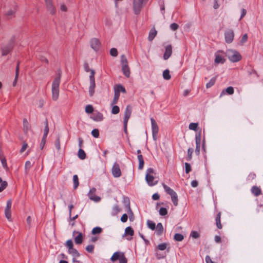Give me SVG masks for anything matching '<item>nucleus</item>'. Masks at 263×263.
Listing matches in <instances>:
<instances>
[{"label":"nucleus","instance_id":"obj_47","mask_svg":"<svg viewBox=\"0 0 263 263\" xmlns=\"http://www.w3.org/2000/svg\"><path fill=\"white\" fill-rule=\"evenodd\" d=\"M198 124L197 123H191L189 124V128L191 130L196 131Z\"/></svg>","mask_w":263,"mask_h":263},{"label":"nucleus","instance_id":"obj_40","mask_svg":"<svg viewBox=\"0 0 263 263\" xmlns=\"http://www.w3.org/2000/svg\"><path fill=\"white\" fill-rule=\"evenodd\" d=\"M120 211V208L118 205H115L112 209L111 215H116Z\"/></svg>","mask_w":263,"mask_h":263},{"label":"nucleus","instance_id":"obj_13","mask_svg":"<svg viewBox=\"0 0 263 263\" xmlns=\"http://www.w3.org/2000/svg\"><path fill=\"white\" fill-rule=\"evenodd\" d=\"M90 46L95 51H97L101 47V43L99 39L93 38L90 41Z\"/></svg>","mask_w":263,"mask_h":263},{"label":"nucleus","instance_id":"obj_31","mask_svg":"<svg viewBox=\"0 0 263 263\" xmlns=\"http://www.w3.org/2000/svg\"><path fill=\"white\" fill-rule=\"evenodd\" d=\"M138 159L139 161V167L138 168L139 170H142L143 168L144 162L143 160V156L142 155H138Z\"/></svg>","mask_w":263,"mask_h":263},{"label":"nucleus","instance_id":"obj_62","mask_svg":"<svg viewBox=\"0 0 263 263\" xmlns=\"http://www.w3.org/2000/svg\"><path fill=\"white\" fill-rule=\"evenodd\" d=\"M54 146L58 150L60 149L61 146H60V141L59 138H57V139L55 140V143H54Z\"/></svg>","mask_w":263,"mask_h":263},{"label":"nucleus","instance_id":"obj_19","mask_svg":"<svg viewBox=\"0 0 263 263\" xmlns=\"http://www.w3.org/2000/svg\"><path fill=\"white\" fill-rule=\"evenodd\" d=\"M151 125H152V133H158L159 127H158V126L154 118H151Z\"/></svg>","mask_w":263,"mask_h":263},{"label":"nucleus","instance_id":"obj_57","mask_svg":"<svg viewBox=\"0 0 263 263\" xmlns=\"http://www.w3.org/2000/svg\"><path fill=\"white\" fill-rule=\"evenodd\" d=\"M65 246L67 247L68 249H71V248H73L72 241L71 239L68 240L65 243Z\"/></svg>","mask_w":263,"mask_h":263},{"label":"nucleus","instance_id":"obj_21","mask_svg":"<svg viewBox=\"0 0 263 263\" xmlns=\"http://www.w3.org/2000/svg\"><path fill=\"white\" fill-rule=\"evenodd\" d=\"M163 187L165 192L169 195H170L171 197L177 194L173 189H172L166 184H163Z\"/></svg>","mask_w":263,"mask_h":263},{"label":"nucleus","instance_id":"obj_15","mask_svg":"<svg viewBox=\"0 0 263 263\" xmlns=\"http://www.w3.org/2000/svg\"><path fill=\"white\" fill-rule=\"evenodd\" d=\"M91 119L95 121H101L103 119V116L102 113L99 112H96L92 114Z\"/></svg>","mask_w":263,"mask_h":263},{"label":"nucleus","instance_id":"obj_5","mask_svg":"<svg viewBox=\"0 0 263 263\" xmlns=\"http://www.w3.org/2000/svg\"><path fill=\"white\" fill-rule=\"evenodd\" d=\"M95 73V71L93 70H91L90 75L89 76L90 86L89 87V93L90 97H92L95 93V89L96 87Z\"/></svg>","mask_w":263,"mask_h":263},{"label":"nucleus","instance_id":"obj_52","mask_svg":"<svg viewBox=\"0 0 263 263\" xmlns=\"http://www.w3.org/2000/svg\"><path fill=\"white\" fill-rule=\"evenodd\" d=\"M167 244L166 243H162L158 245L157 248L161 251L165 250L166 249Z\"/></svg>","mask_w":263,"mask_h":263},{"label":"nucleus","instance_id":"obj_35","mask_svg":"<svg viewBox=\"0 0 263 263\" xmlns=\"http://www.w3.org/2000/svg\"><path fill=\"white\" fill-rule=\"evenodd\" d=\"M220 216H221V213H220V212H219L217 214V216L216 217V226H217V228L219 229L222 228V225H221V222H220Z\"/></svg>","mask_w":263,"mask_h":263},{"label":"nucleus","instance_id":"obj_49","mask_svg":"<svg viewBox=\"0 0 263 263\" xmlns=\"http://www.w3.org/2000/svg\"><path fill=\"white\" fill-rule=\"evenodd\" d=\"M32 166V164L30 161H27L25 165V170L26 173H28L29 169Z\"/></svg>","mask_w":263,"mask_h":263},{"label":"nucleus","instance_id":"obj_9","mask_svg":"<svg viewBox=\"0 0 263 263\" xmlns=\"http://www.w3.org/2000/svg\"><path fill=\"white\" fill-rule=\"evenodd\" d=\"M47 10L51 14L54 15L56 13V9L53 3L52 0H44Z\"/></svg>","mask_w":263,"mask_h":263},{"label":"nucleus","instance_id":"obj_16","mask_svg":"<svg viewBox=\"0 0 263 263\" xmlns=\"http://www.w3.org/2000/svg\"><path fill=\"white\" fill-rule=\"evenodd\" d=\"M16 5L15 4L12 6V8H10L6 12V16L8 19L12 18L14 16V13L16 10Z\"/></svg>","mask_w":263,"mask_h":263},{"label":"nucleus","instance_id":"obj_48","mask_svg":"<svg viewBox=\"0 0 263 263\" xmlns=\"http://www.w3.org/2000/svg\"><path fill=\"white\" fill-rule=\"evenodd\" d=\"M23 126L24 130L25 131H27L30 128V125L26 119H24L23 120Z\"/></svg>","mask_w":263,"mask_h":263},{"label":"nucleus","instance_id":"obj_17","mask_svg":"<svg viewBox=\"0 0 263 263\" xmlns=\"http://www.w3.org/2000/svg\"><path fill=\"white\" fill-rule=\"evenodd\" d=\"M172 53V48L171 45H168L165 47V51L163 55V59L167 60Z\"/></svg>","mask_w":263,"mask_h":263},{"label":"nucleus","instance_id":"obj_14","mask_svg":"<svg viewBox=\"0 0 263 263\" xmlns=\"http://www.w3.org/2000/svg\"><path fill=\"white\" fill-rule=\"evenodd\" d=\"M61 69H59L58 70V73L56 77L54 78L52 84V87H58L59 88L60 82H61Z\"/></svg>","mask_w":263,"mask_h":263},{"label":"nucleus","instance_id":"obj_22","mask_svg":"<svg viewBox=\"0 0 263 263\" xmlns=\"http://www.w3.org/2000/svg\"><path fill=\"white\" fill-rule=\"evenodd\" d=\"M156 233L158 236H160L163 234V227L161 222H159L156 226Z\"/></svg>","mask_w":263,"mask_h":263},{"label":"nucleus","instance_id":"obj_46","mask_svg":"<svg viewBox=\"0 0 263 263\" xmlns=\"http://www.w3.org/2000/svg\"><path fill=\"white\" fill-rule=\"evenodd\" d=\"M112 109H111V113L114 115H116L118 114L120 111V108L119 106L114 105H112Z\"/></svg>","mask_w":263,"mask_h":263},{"label":"nucleus","instance_id":"obj_23","mask_svg":"<svg viewBox=\"0 0 263 263\" xmlns=\"http://www.w3.org/2000/svg\"><path fill=\"white\" fill-rule=\"evenodd\" d=\"M114 92L115 93H117L118 94H120V92H126L125 88L120 84H118L115 86L114 88Z\"/></svg>","mask_w":263,"mask_h":263},{"label":"nucleus","instance_id":"obj_43","mask_svg":"<svg viewBox=\"0 0 263 263\" xmlns=\"http://www.w3.org/2000/svg\"><path fill=\"white\" fill-rule=\"evenodd\" d=\"M163 77L165 80H168L171 79V77L170 74L169 70L166 69L163 71Z\"/></svg>","mask_w":263,"mask_h":263},{"label":"nucleus","instance_id":"obj_3","mask_svg":"<svg viewBox=\"0 0 263 263\" xmlns=\"http://www.w3.org/2000/svg\"><path fill=\"white\" fill-rule=\"evenodd\" d=\"M148 0H134L133 9L136 14H139L142 8L146 4Z\"/></svg>","mask_w":263,"mask_h":263},{"label":"nucleus","instance_id":"obj_45","mask_svg":"<svg viewBox=\"0 0 263 263\" xmlns=\"http://www.w3.org/2000/svg\"><path fill=\"white\" fill-rule=\"evenodd\" d=\"M215 81H216V79L215 78H212L210 80V81L208 83H206V88H209L211 87L212 86H213L214 85Z\"/></svg>","mask_w":263,"mask_h":263},{"label":"nucleus","instance_id":"obj_24","mask_svg":"<svg viewBox=\"0 0 263 263\" xmlns=\"http://www.w3.org/2000/svg\"><path fill=\"white\" fill-rule=\"evenodd\" d=\"M68 252L69 254H71L73 257V262L75 261V258L80 256V253L79 252L73 248H71V249H68Z\"/></svg>","mask_w":263,"mask_h":263},{"label":"nucleus","instance_id":"obj_2","mask_svg":"<svg viewBox=\"0 0 263 263\" xmlns=\"http://www.w3.org/2000/svg\"><path fill=\"white\" fill-rule=\"evenodd\" d=\"M132 112V107L129 105H127L126 107L125 112H124V117L123 120V127H124V132L125 134L127 133V123L129 119L131 116Z\"/></svg>","mask_w":263,"mask_h":263},{"label":"nucleus","instance_id":"obj_29","mask_svg":"<svg viewBox=\"0 0 263 263\" xmlns=\"http://www.w3.org/2000/svg\"><path fill=\"white\" fill-rule=\"evenodd\" d=\"M251 192L255 196H257L261 194V190L256 186H253L251 189Z\"/></svg>","mask_w":263,"mask_h":263},{"label":"nucleus","instance_id":"obj_54","mask_svg":"<svg viewBox=\"0 0 263 263\" xmlns=\"http://www.w3.org/2000/svg\"><path fill=\"white\" fill-rule=\"evenodd\" d=\"M110 54L111 56L114 57H117L118 54V52L117 49L115 48H112L110 50Z\"/></svg>","mask_w":263,"mask_h":263},{"label":"nucleus","instance_id":"obj_53","mask_svg":"<svg viewBox=\"0 0 263 263\" xmlns=\"http://www.w3.org/2000/svg\"><path fill=\"white\" fill-rule=\"evenodd\" d=\"M190 236L193 238L197 239L199 237L200 234L197 231H193L191 232Z\"/></svg>","mask_w":263,"mask_h":263},{"label":"nucleus","instance_id":"obj_50","mask_svg":"<svg viewBox=\"0 0 263 263\" xmlns=\"http://www.w3.org/2000/svg\"><path fill=\"white\" fill-rule=\"evenodd\" d=\"M172 201L175 206H177L178 205V195L176 194V195L173 196V197H171Z\"/></svg>","mask_w":263,"mask_h":263},{"label":"nucleus","instance_id":"obj_60","mask_svg":"<svg viewBox=\"0 0 263 263\" xmlns=\"http://www.w3.org/2000/svg\"><path fill=\"white\" fill-rule=\"evenodd\" d=\"M86 250L88 252L92 253L93 252L94 246L92 245H88L86 247Z\"/></svg>","mask_w":263,"mask_h":263},{"label":"nucleus","instance_id":"obj_41","mask_svg":"<svg viewBox=\"0 0 263 263\" xmlns=\"http://www.w3.org/2000/svg\"><path fill=\"white\" fill-rule=\"evenodd\" d=\"M194 152V149L192 148H189L187 150V156L186 158V160L188 161L191 160L192 158V154Z\"/></svg>","mask_w":263,"mask_h":263},{"label":"nucleus","instance_id":"obj_44","mask_svg":"<svg viewBox=\"0 0 263 263\" xmlns=\"http://www.w3.org/2000/svg\"><path fill=\"white\" fill-rule=\"evenodd\" d=\"M102 229L101 228L97 227L92 229L91 233L93 235H96L100 234L102 232Z\"/></svg>","mask_w":263,"mask_h":263},{"label":"nucleus","instance_id":"obj_38","mask_svg":"<svg viewBox=\"0 0 263 263\" xmlns=\"http://www.w3.org/2000/svg\"><path fill=\"white\" fill-rule=\"evenodd\" d=\"M147 227L152 230H155L156 229V223L150 220H147Z\"/></svg>","mask_w":263,"mask_h":263},{"label":"nucleus","instance_id":"obj_4","mask_svg":"<svg viewBox=\"0 0 263 263\" xmlns=\"http://www.w3.org/2000/svg\"><path fill=\"white\" fill-rule=\"evenodd\" d=\"M154 173V170L152 168H149L147 170V174L145 176L146 181L149 186H154L156 185L158 181H154L155 178L153 174Z\"/></svg>","mask_w":263,"mask_h":263},{"label":"nucleus","instance_id":"obj_56","mask_svg":"<svg viewBox=\"0 0 263 263\" xmlns=\"http://www.w3.org/2000/svg\"><path fill=\"white\" fill-rule=\"evenodd\" d=\"M85 111L88 114L92 113L93 111V106L91 105H87L85 107Z\"/></svg>","mask_w":263,"mask_h":263},{"label":"nucleus","instance_id":"obj_25","mask_svg":"<svg viewBox=\"0 0 263 263\" xmlns=\"http://www.w3.org/2000/svg\"><path fill=\"white\" fill-rule=\"evenodd\" d=\"M52 99L55 101L58 99L59 95V88L52 87Z\"/></svg>","mask_w":263,"mask_h":263},{"label":"nucleus","instance_id":"obj_63","mask_svg":"<svg viewBox=\"0 0 263 263\" xmlns=\"http://www.w3.org/2000/svg\"><path fill=\"white\" fill-rule=\"evenodd\" d=\"M185 173L186 174L189 173L191 171V165L189 163H185Z\"/></svg>","mask_w":263,"mask_h":263},{"label":"nucleus","instance_id":"obj_59","mask_svg":"<svg viewBox=\"0 0 263 263\" xmlns=\"http://www.w3.org/2000/svg\"><path fill=\"white\" fill-rule=\"evenodd\" d=\"M91 134L95 138H98L99 136V131L98 129H93L91 131Z\"/></svg>","mask_w":263,"mask_h":263},{"label":"nucleus","instance_id":"obj_34","mask_svg":"<svg viewBox=\"0 0 263 263\" xmlns=\"http://www.w3.org/2000/svg\"><path fill=\"white\" fill-rule=\"evenodd\" d=\"M8 183L7 181H3L0 177V193L4 191L7 186Z\"/></svg>","mask_w":263,"mask_h":263},{"label":"nucleus","instance_id":"obj_64","mask_svg":"<svg viewBox=\"0 0 263 263\" xmlns=\"http://www.w3.org/2000/svg\"><path fill=\"white\" fill-rule=\"evenodd\" d=\"M120 263H127V260L124 254H122L120 259H119Z\"/></svg>","mask_w":263,"mask_h":263},{"label":"nucleus","instance_id":"obj_39","mask_svg":"<svg viewBox=\"0 0 263 263\" xmlns=\"http://www.w3.org/2000/svg\"><path fill=\"white\" fill-rule=\"evenodd\" d=\"M120 97V94H118L117 92L114 93V97L111 101V105H116L119 100Z\"/></svg>","mask_w":263,"mask_h":263},{"label":"nucleus","instance_id":"obj_36","mask_svg":"<svg viewBox=\"0 0 263 263\" xmlns=\"http://www.w3.org/2000/svg\"><path fill=\"white\" fill-rule=\"evenodd\" d=\"M78 157L81 159L84 160L86 158V154L84 150H83L82 148H80L78 153Z\"/></svg>","mask_w":263,"mask_h":263},{"label":"nucleus","instance_id":"obj_28","mask_svg":"<svg viewBox=\"0 0 263 263\" xmlns=\"http://www.w3.org/2000/svg\"><path fill=\"white\" fill-rule=\"evenodd\" d=\"M20 62L19 61H18L17 63L16 67L15 79H14V81L13 82V86H15L16 84V83H17V79H18V74H19V65H20Z\"/></svg>","mask_w":263,"mask_h":263},{"label":"nucleus","instance_id":"obj_12","mask_svg":"<svg viewBox=\"0 0 263 263\" xmlns=\"http://www.w3.org/2000/svg\"><path fill=\"white\" fill-rule=\"evenodd\" d=\"M112 174L115 178H118L121 176V172L120 168L119 165L115 162L112 167Z\"/></svg>","mask_w":263,"mask_h":263},{"label":"nucleus","instance_id":"obj_30","mask_svg":"<svg viewBox=\"0 0 263 263\" xmlns=\"http://www.w3.org/2000/svg\"><path fill=\"white\" fill-rule=\"evenodd\" d=\"M134 234V231L131 227H127L125 230L124 235L126 236L129 235L133 236Z\"/></svg>","mask_w":263,"mask_h":263},{"label":"nucleus","instance_id":"obj_32","mask_svg":"<svg viewBox=\"0 0 263 263\" xmlns=\"http://www.w3.org/2000/svg\"><path fill=\"white\" fill-rule=\"evenodd\" d=\"M74 241L76 243L80 245L83 242V235L81 233H79L78 235L75 237Z\"/></svg>","mask_w":263,"mask_h":263},{"label":"nucleus","instance_id":"obj_26","mask_svg":"<svg viewBox=\"0 0 263 263\" xmlns=\"http://www.w3.org/2000/svg\"><path fill=\"white\" fill-rule=\"evenodd\" d=\"M122 70L124 76L127 78L129 77L130 72L128 65H122Z\"/></svg>","mask_w":263,"mask_h":263},{"label":"nucleus","instance_id":"obj_58","mask_svg":"<svg viewBox=\"0 0 263 263\" xmlns=\"http://www.w3.org/2000/svg\"><path fill=\"white\" fill-rule=\"evenodd\" d=\"M121 64L122 65H128V61L124 55L121 56Z\"/></svg>","mask_w":263,"mask_h":263},{"label":"nucleus","instance_id":"obj_11","mask_svg":"<svg viewBox=\"0 0 263 263\" xmlns=\"http://www.w3.org/2000/svg\"><path fill=\"white\" fill-rule=\"evenodd\" d=\"M12 201L9 200L7 202V205L5 210V215L9 221H11V209Z\"/></svg>","mask_w":263,"mask_h":263},{"label":"nucleus","instance_id":"obj_20","mask_svg":"<svg viewBox=\"0 0 263 263\" xmlns=\"http://www.w3.org/2000/svg\"><path fill=\"white\" fill-rule=\"evenodd\" d=\"M215 62L216 64H223L225 62V59H224L222 55L220 54L218 52L215 53Z\"/></svg>","mask_w":263,"mask_h":263},{"label":"nucleus","instance_id":"obj_61","mask_svg":"<svg viewBox=\"0 0 263 263\" xmlns=\"http://www.w3.org/2000/svg\"><path fill=\"white\" fill-rule=\"evenodd\" d=\"M224 91L229 95H232L234 93L233 87L230 86L227 87Z\"/></svg>","mask_w":263,"mask_h":263},{"label":"nucleus","instance_id":"obj_8","mask_svg":"<svg viewBox=\"0 0 263 263\" xmlns=\"http://www.w3.org/2000/svg\"><path fill=\"white\" fill-rule=\"evenodd\" d=\"M201 140V130L196 134L195 141H196V149L195 153L197 155H199L200 150V143Z\"/></svg>","mask_w":263,"mask_h":263},{"label":"nucleus","instance_id":"obj_1","mask_svg":"<svg viewBox=\"0 0 263 263\" xmlns=\"http://www.w3.org/2000/svg\"><path fill=\"white\" fill-rule=\"evenodd\" d=\"M16 40V36H13L8 43H4L1 45L2 54L6 56L13 49Z\"/></svg>","mask_w":263,"mask_h":263},{"label":"nucleus","instance_id":"obj_51","mask_svg":"<svg viewBox=\"0 0 263 263\" xmlns=\"http://www.w3.org/2000/svg\"><path fill=\"white\" fill-rule=\"evenodd\" d=\"M0 160L2 162V165L4 168H6L7 166V161L5 157L2 156V155L0 154Z\"/></svg>","mask_w":263,"mask_h":263},{"label":"nucleus","instance_id":"obj_10","mask_svg":"<svg viewBox=\"0 0 263 263\" xmlns=\"http://www.w3.org/2000/svg\"><path fill=\"white\" fill-rule=\"evenodd\" d=\"M96 189L95 187L91 189L88 193L89 198L96 202H98L101 200V198L96 195Z\"/></svg>","mask_w":263,"mask_h":263},{"label":"nucleus","instance_id":"obj_33","mask_svg":"<svg viewBox=\"0 0 263 263\" xmlns=\"http://www.w3.org/2000/svg\"><path fill=\"white\" fill-rule=\"evenodd\" d=\"M122 254H123V253L118 252L114 253L111 257V260L112 261H115L117 260H119L120 257L121 256Z\"/></svg>","mask_w":263,"mask_h":263},{"label":"nucleus","instance_id":"obj_55","mask_svg":"<svg viewBox=\"0 0 263 263\" xmlns=\"http://www.w3.org/2000/svg\"><path fill=\"white\" fill-rule=\"evenodd\" d=\"M159 214L161 216H165L167 214V210L165 208H161L159 211Z\"/></svg>","mask_w":263,"mask_h":263},{"label":"nucleus","instance_id":"obj_18","mask_svg":"<svg viewBox=\"0 0 263 263\" xmlns=\"http://www.w3.org/2000/svg\"><path fill=\"white\" fill-rule=\"evenodd\" d=\"M123 202L125 208L127 209V213L128 214H132L133 216V213L130 207V201L128 197H124Z\"/></svg>","mask_w":263,"mask_h":263},{"label":"nucleus","instance_id":"obj_37","mask_svg":"<svg viewBox=\"0 0 263 263\" xmlns=\"http://www.w3.org/2000/svg\"><path fill=\"white\" fill-rule=\"evenodd\" d=\"M73 188L74 189H77L79 185V178L78 175H74L73 176Z\"/></svg>","mask_w":263,"mask_h":263},{"label":"nucleus","instance_id":"obj_42","mask_svg":"<svg viewBox=\"0 0 263 263\" xmlns=\"http://www.w3.org/2000/svg\"><path fill=\"white\" fill-rule=\"evenodd\" d=\"M174 238L176 241H181L183 239L184 236L181 234L176 233L174 235Z\"/></svg>","mask_w":263,"mask_h":263},{"label":"nucleus","instance_id":"obj_7","mask_svg":"<svg viewBox=\"0 0 263 263\" xmlns=\"http://www.w3.org/2000/svg\"><path fill=\"white\" fill-rule=\"evenodd\" d=\"M224 35L227 43L230 44L233 42L234 37V33L233 30L231 29H227L224 32Z\"/></svg>","mask_w":263,"mask_h":263},{"label":"nucleus","instance_id":"obj_6","mask_svg":"<svg viewBox=\"0 0 263 263\" xmlns=\"http://www.w3.org/2000/svg\"><path fill=\"white\" fill-rule=\"evenodd\" d=\"M228 58L231 61L237 62L241 60V56L238 52L235 50H231L228 52Z\"/></svg>","mask_w":263,"mask_h":263},{"label":"nucleus","instance_id":"obj_27","mask_svg":"<svg viewBox=\"0 0 263 263\" xmlns=\"http://www.w3.org/2000/svg\"><path fill=\"white\" fill-rule=\"evenodd\" d=\"M157 33V31L155 30V29H152L149 33L148 40L149 41H152L154 39Z\"/></svg>","mask_w":263,"mask_h":263}]
</instances>
